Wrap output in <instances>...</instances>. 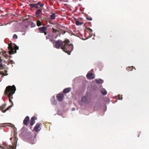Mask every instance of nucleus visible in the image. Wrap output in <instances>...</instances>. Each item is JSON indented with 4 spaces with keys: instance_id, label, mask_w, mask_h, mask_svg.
<instances>
[{
    "instance_id": "nucleus-1",
    "label": "nucleus",
    "mask_w": 149,
    "mask_h": 149,
    "mask_svg": "<svg viewBox=\"0 0 149 149\" xmlns=\"http://www.w3.org/2000/svg\"><path fill=\"white\" fill-rule=\"evenodd\" d=\"M17 134V132L14 130L13 136L10 139L13 146L8 145L6 142H3L1 145L0 144V148L2 149H15L14 146H16L18 140L16 136Z\"/></svg>"
},
{
    "instance_id": "nucleus-2",
    "label": "nucleus",
    "mask_w": 149,
    "mask_h": 149,
    "mask_svg": "<svg viewBox=\"0 0 149 149\" xmlns=\"http://www.w3.org/2000/svg\"><path fill=\"white\" fill-rule=\"evenodd\" d=\"M16 90L15 87L14 85L12 86H9L6 87L4 92V94L8 96L9 101L12 103V105L13 104V103L11 99L13 98V95L15 93Z\"/></svg>"
},
{
    "instance_id": "nucleus-3",
    "label": "nucleus",
    "mask_w": 149,
    "mask_h": 149,
    "mask_svg": "<svg viewBox=\"0 0 149 149\" xmlns=\"http://www.w3.org/2000/svg\"><path fill=\"white\" fill-rule=\"evenodd\" d=\"M44 4L40 2H38L36 4H30L29 5L31 8H35L37 9L35 13L36 17H39L40 14L42 12V10L44 9L43 6Z\"/></svg>"
},
{
    "instance_id": "nucleus-4",
    "label": "nucleus",
    "mask_w": 149,
    "mask_h": 149,
    "mask_svg": "<svg viewBox=\"0 0 149 149\" xmlns=\"http://www.w3.org/2000/svg\"><path fill=\"white\" fill-rule=\"evenodd\" d=\"M55 46L57 48L61 47L63 50L65 52V40L63 41L60 40L57 41L55 42Z\"/></svg>"
},
{
    "instance_id": "nucleus-5",
    "label": "nucleus",
    "mask_w": 149,
    "mask_h": 149,
    "mask_svg": "<svg viewBox=\"0 0 149 149\" xmlns=\"http://www.w3.org/2000/svg\"><path fill=\"white\" fill-rule=\"evenodd\" d=\"M70 41L66 39V53L68 55H70V53L73 50L74 47L72 44H70Z\"/></svg>"
},
{
    "instance_id": "nucleus-6",
    "label": "nucleus",
    "mask_w": 149,
    "mask_h": 149,
    "mask_svg": "<svg viewBox=\"0 0 149 149\" xmlns=\"http://www.w3.org/2000/svg\"><path fill=\"white\" fill-rule=\"evenodd\" d=\"M12 43H11L9 44V46L8 47L9 50H10L9 51V54H14L16 53V50L19 49V47L17 46L16 45H15L14 48L12 47Z\"/></svg>"
},
{
    "instance_id": "nucleus-7",
    "label": "nucleus",
    "mask_w": 149,
    "mask_h": 149,
    "mask_svg": "<svg viewBox=\"0 0 149 149\" xmlns=\"http://www.w3.org/2000/svg\"><path fill=\"white\" fill-rule=\"evenodd\" d=\"M58 36L57 35H55L54 33H49L46 36V39L49 40L52 43H54L55 41L54 39L56 38Z\"/></svg>"
},
{
    "instance_id": "nucleus-8",
    "label": "nucleus",
    "mask_w": 149,
    "mask_h": 149,
    "mask_svg": "<svg viewBox=\"0 0 149 149\" xmlns=\"http://www.w3.org/2000/svg\"><path fill=\"white\" fill-rule=\"evenodd\" d=\"M42 126V124L41 123H38L34 127L33 130L36 132H39L41 130V126Z\"/></svg>"
},
{
    "instance_id": "nucleus-9",
    "label": "nucleus",
    "mask_w": 149,
    "mask_h": 149,
    "mask_svg": "<svg viewBox=\"0 0 149 149\" xmlns=\"http://www.w3.org/2000/svg\"><path fill=\"white\" fill-rule=\"evenodd\" d=\"M64 97V95L62 93H59L56 96L57 100L59 102H61L63 101Z\"/></svg>"
},
{
    "instance_id": "nucleus-10",
    "label": "nucleus",
    "mask_w": 149,
    "mask_h": 149,
    "mask_svg": "<svg viewBox=\"0 0 149 149\" xmlns=\"http://www.w3.org/2000/svg\"><path fill=\"white\" fill-rule=\"evenodd\" d=\"M6 104H4L0 107V110H1L3 113L5 112L7 110H8L12 106V105L8 107L6 110H3V109L6 107Z\"/></svg>"
},
{
    "instance_id": "nucleus-11",
    "label": "nucleus",
    "mask_w": 149,
    "mask_h": 149,
    "mask_svg": "<svg viewBox=\"0 0 149 149\" xmlns=\"http://www.w3.org/2000/svg\"><path fill=\"white\" fill-rule=\"evenodd\" d=\"M37 119V118L35 116H33L31 119L30 124L31 126H32L35 123V120Z\"/></svg>"
},
{
    "instance_id": "nucleus-12",
    "label": "nucleus",
    "mask_w": 149,
    "mask_h": 149,
    "mask_svg": "<svg viewBox=\"0 0 149 149\" xmlns=\"http://www.w3.org/2000/svg\"><path fill=\"white\" fill-rule=\"evenodd\" d=\"M29 121V117L28 116H26L23 121V123L25 125L28 124Z\"/></svg>"
},
{
    "instance_id": "nucleus-13",
    "label": "nucleus",
    "mask_w": 149,
    "mask_h": 149,
    "mask_svg": "<svg viewBox=\"0 0 149 149\" xmlns=\"http://www.w3.org/2000/svg\"><path fill=\"white\" fill-rule=\"evenodd\" d=\"M47 29V28L46 27H42L38 28V30L40 33H43Z\"/></svg>"
},
{
    "instance_id": "nucleus-14",
    "label": "nucleus",
    "mask_w": 149,
    "mask_h": 149,
    "mask_svg": "<svg viewBox=\"0 0 149 149\" xmlns=\"http://www.w3.org/2000/svg\"><path fill=\"white\" fill-rule=\"evenodd\" d=\"M86 77L88 79H93L95 77L94 75L92 73H89L87 74Z\"/></svg>"
},
{
    "instance_id": "nucleus-15",
    "label": "nucleus",
    "mask_w": 149,
    "mask_h": 149,
    "mask_svg": "<svg viewBox=\"0 0 149 149\" xmlns=\"http://www.w3.org/2000/svg\"><path fill=\"white\" fill-rule=\"evenodd\" d=\"M51 102L54 105H56L57 104V101L55 100V97L54 96H53L51 99Z\"/></svg>"
},
{
    "instance_id": "nucleus-16",
    "label": "nucleus",
    "mask_w": 149,
    "mask_h": 149,
    "mask_svg": "<svg viewBox=\"0 0 149 149\" xmlns=\"http://www.w3.org/2000/svg\"><path fill=\"white\" fill-rule=\"evenodd\" d=\"M95 81L96 82L99 84H102L103 82V81L101 79H95Z\"/></svg>"
},
{
    "instance_id": "nucleus-17",
    "label": "nucleus",
    "mask_w": 149,
    "mask_h": 149,
    "mask_svg": "<svg viewBox=\"0 0 149 149\" xmlns=\"http://www.w3.org/2000/svg\"><path fill=\"white\" fill-rule=\"evenodd\" d=\"M56 15L54 13H52L50 16V18L52 19H55Z\"/></svg>"
},
{
    "instance_id": "nucleus-18",
    "label": "nucleus",
    "mask_w": 149,
    "mask_h": 149,
    "mask_svg": "<svg viewBox=\"0 0 149 149\" xmlns=\"http://www.w3.org/2000/svg\"><path fill=\"white\" fill-rule=\"evenodd\" d=\"M87 98L86 97L84 96L82 97L81 99V101L82 102H87Z\"/></svg>"
},
{
    "instance_id": "nucleus-19",
    "label": "nucleus",
    "mask_w": 149,
    "mask_h": 149,
    "mask_svg": "<svg viewBox=\"0 0 149 149\" xmlns=\"http://www.w3.org/2000/svg\"><path fill=\"white\" fill-rule=\"evenodd\" d=\"M134 68L133 66H132L131 67H127V68L126 70L127 71H132L133 69Z\"/></svg>"
},
{
    "instance_id": "nucleus-20",
    "label": "nucleus",
    "mask_w": 149,
    "mask_h": 149,
    "mask_svg": "<svg viewBox=\"0 0 149 149\" xmlns=\"http://www.w3.org/2000/svg\"><path fill=\"white\" fill-rule=\"evenodd\" d=\"M101 93L102 95H105L107 93V92L105 89H103L101 90Z\"/></svg>"
},
{
    "instance_id": "nucleus-21",
    "label": "nucleus",
    "mask_w": 149,
    "mask_h": 149,
    "mask_svg": "<svg viewBox=\"0 0 149 149\" xmlns=\"http://www.w3.org/2000/svg\"><path fill=\"white\" fill-rule=\"evenodd\" d=\"M65 5H66V9L67 8V10H71V8H70V5H68L67 6V4L66 3L65 4Z\"/></svg>"
},
{
    "instance_id": "nucleus-22",
    "label": "nucleus",
    "mask_w": 149,
    "mask_h": 149,
    "mask_svg": "<svg viewBox=\"0 0 149 149\" xmlns=\"http://www.w3.org/2000/svg\"><path fill=\"white\" fill-rule=\"evenodd\" d=\"M52 32L54 34V33H57V32H58V30L55 29L54 28H52Z\"/></svg>"
},
{
    "instance_id": "nucleus-23",
    "label": "nucleus",
    "mask_w": 149,
    "mask_h": 149,
    "mask_svg": "<svg viewBox=\"0 0 149 149\" xmlns=\"http://www.w3.org/2000/svg\"><path fill=\"white\" fill-rule=\"evenodd\" d=\"M87 29L88 30V32L89 33V34L90 35H92L93 34L92 30L90 28H87Z\"/></svg>"
},
{
    "instance_id": "nucleus-24",
    "label": "nucleus",
    "mask_w": 149,
    "mask_h": 149,
    "mask_svg": "<svg viewBox=\"0 0 149 149\" xmlns=\"http://www.w3.org/2000/svg\"><path fill=\"white\" fill-rule=\"evenodd\" d=\"M82 24V23L78 21H76V24L77 25H80Z\"/></svg>"
},
{
    "instance_id": "nucleus-25",
    "label": "nucleus",
    "mask_w": 149,
    "mask_h": 149,
    "mask_svg": "<svg viewBox=\"0 0 149 149\" xmlns=\"http://www.w3.org/2000/svg\"><path fill=\"white\" fill-rule=\"evenodd\" d=\"M37 25L38 26H40L41 25V23L40 20H38L37 21Z\"/></svg>"
},
{
    "instance_id": "nucleus-26",
    "label": "nucleus",
    "mask_w": 149,
    "mask_h": 149,
    "mask_svg": "<svg viewBox=\"0 0 149 149\" xmlns=\"http://www.w3.org/2000/svg\"><path fill=\"white\" fill-rule=\"evenodd\" d=\"M71 90V88H66V93L69 92Z\"/></svg>"
},
{
    "instance_id": "nucleus-27",
    "label": "nucleus",
    "mask_w": 149,
    "mask_h": 149,
    "mask_svg": "<svg viewBox=\"0 0 149 149\" xmlns=\"http://www.w3.org/2000/svg\"><path fill=\"white\" fill-rule=\"evenodd\" d=\"M36 26V24L33 22H32L31 24V27H35Z\"/></svg>"
},
{
    "instance_id": "nucleus-28",
    "label": "nucleus",
    "mask_w": 149,
    "mask_h": 149,
    "mask_svg": "<svg viewBox=\"0 0 149 149\" xmlns=\"http://www.w3.org/2000/svg\"><path fill=\"white\" fill-rule=\"evenodd\" d=\"M86 19L89 20H91L92 19V18L88 16L86 17Z\"/></svg>"
},
{
    "instance_id": "nucleus-29",
    "label": "nucleus",
    "mask_w": 149,
    "mask_h": 149,
    "mask_svg": "<svg viewBox=\"0 0 149 149\" xmlns=\"http://www.w3.org/2000/svg\"><path fill=\"white\" fill-rule=\"evenodd\" d=\"M17 37H18L15 34L13 36V38L14 39H17Z\"/></svg>"
},
{
    "instance_id": "nucleus-30",
    "label": "nucleus",
    "mask_w": 149,
    "mask_h": 149,
    "mask_svg": "<svg viewBox=\"0 0 149 149\" xmlns=\"http://www.w3.org/2000/svg\"><path fill=\"white\" fill-rule=\"evenodd\" d=\"M121 98H122V96H121L120 95H118V99H119V100H122V99Z\"/></svg>"
},
{
    "instance_id": "nucleus-31",
    "label": "nucleus",
    "mask_w": 149,
    "mask_h": 149,
    "mask_svg": "<svg viewBox=\"0 0 149 149\" xmlns=\"http://www.w3.org/2000/svg\"><path fill=\"white\" fill-rule=\"evenodd\" d=\"M43 33H44V34H45V35H46V34H47V32H45H45H44Z\"/></svg>"
},
{
    "instance_id": "nucleus-32",
    "label": "nucleus",
    "mask_w": 149,
    "mask_h": 149,
    "mask_svg": "<svg viewBox=\"0 0 149 149\" xmlns=\"http://www.w3.org/2000/svg\"><path fill=\"white\" fill-rule=\"evenodd\" d=\"M63 92L64 93H65V89H64L63 90Z\"/></svg>"
},
{
    "instance_id": "nucleus-33",
    "label": "nucleus",
    "mask_w": 149,
    "mask_h": 149,
    "mask_svg": "<svg viewBox=\"0 0 149 149\" xmlns=\"http://www.w3.org/2000/svg\"><path fill=\"white\" fill-rule=\"evenodd\" d=\"M65 1H66V2H70V1L66 0Z\"/></svg>"
},
{
    "instance_id": "nucleus-34",
    "label": "nucleus",
    "mask_w": 149,
    "mask_h": 149,
    "mask_svg": "<svg viewBox=\"0 0 149 149\" xmlns=\"http://www.w3.org/2000/svg\"><path fill=\"white\" fill-rule=\"evenodd\" d=\"M61 116H62V117H64V115H63V114H61Z\"/></svg>"
},
{
    "instance_id": "nucleus-35",
    "label": "nucleus",
    "mask_w": 149,
    "mask_h": 149,
    "mask_svg": "<svg viewBox=\"0 0 149 149\" xmlns=\"http://www.w3.org/2000/svg\"><path fill=\"white\" fill-rule=\"evenodd\" d=\"M63 32H64V33H65V31H63Z\"/></svg>"
},
{
    "instance_id": "nucleus-36",
    "label": "nucleus",
    "mask_w": 149,
    "mask_h": 149,
    "mask_svg": "<svg viewBox=\"0 0 149 149\" xmlns=\"http://www.w3.org/2000/svg\"><path fill=\"white\" fill-rule=\"evenodd\" d=\"M75 109V108H73V109H72V110H74Z\"/></svg>"
},
{
    "instance_id": "nucleus-37",
    "label": "nucleus",
    "mask_w": 149,
    "mask_h": 149,
    "mask_svg": "<svg viewBox=\"0 0 149 149\" xmlns=\"http://www.w3.org/2000/svg\"><path fill=\"white\" fill-rule=\"evenodd\" d=\"M60 1H62V0H60Z\"/></svg>"
}]
</instances>
